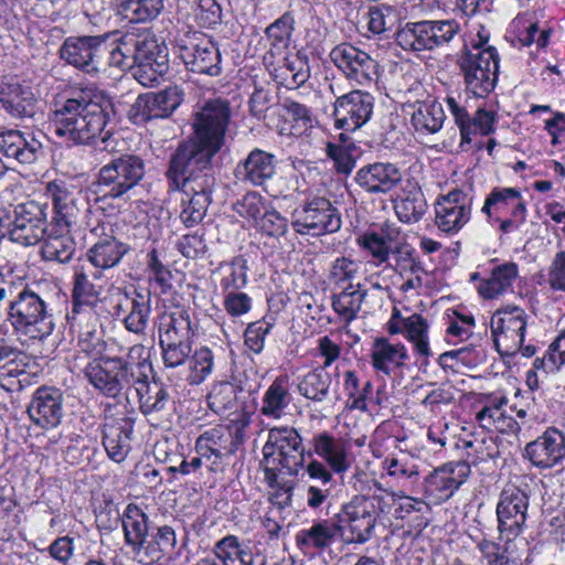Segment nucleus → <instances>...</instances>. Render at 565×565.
Listing matches in <instances>:
<instances>
[{
    "mask_svg": "<svg viewBox=\"0 0 565 565\" xmlns=\"http://www.w3.org/2000/svg\"><path fill=\"white\" fill-rule=\"evenodd\" d=\"M118 13L130 23H146L159 17L163 0H117Z\"/></svg>",
    "mask_w": 565,
    "mask_h": 565,
    "instance_id": "obj_49",
    "label": "nucleus"
},
{
    "mask_svg": "<svg viewBox=\"0 0 565 565\" xmlns=\"http://www.w3.org/2000/svg\"><path fill=\"white\" fill-rule=\"evenodd\" d=\"M329 57L343 76L358 85H370L379 75V63L365 51L347 42L335 45Z\"/></svg>",
    "mask_w": 565,
    "mask_h": 565,
    "instance_id": "obj_16",
    "label": "nucleus"
},
{
    "mask_svg": "<svg viewBox=\"0 0 565 565\" xmlns=\"http://www.w3.org/2000/svg\"><path fill=\"white\" fill-rule=\"evenodd\" d=\"M8 320L15 331L31 339L43 340L54 330L45 301L29 288H23L10 301Z\"/></svg>",
    "mask_w": 565,
    "mask_h": 565,
    "instance_id": "obj_6",
    "label": "nucleus"
},
{
    "mask_svg": "<svg viewBox=\"0 0 565 565\" xmlns=\"http://www.w3.org/2000/svg\"><path fill=\"white\" fill-rule=\"evenodd\" d=\"M405 339L413 345L415 354L427 362L433 356L429 345V323L419 313H412L404 321Z\"/></svg>",
    "mask_w": 565,
    "mask_h": 565,
    "instance_id": "obj_51",
    "label": "nucleus"
},
{
    "mask_svg": "<svg viewBox=\"0 0 565 565\" xmlns=\"http://www.w3.org/2000/svg\"><path fill=\"white\" fill-rule=\"evenodd\" d=\"M212 552L222 565H253V555L241 540L233 534L218 540Z\"/></svg>",
    "mask_w": 565,
    "mask_h": 565,
    "instance_id": "obj_52",
    "label": "nucleus"
},
{
    "mask_svg": "<svg viewBox=\"0 0 565 565\" xmlns=\"http://www.w3.org/2000/svg\"><path fill=\"white\" fill-rule=\"evenodd\" d=\"M445 118L441 104L436 102L417 103L411 122L419 134H436L443 128Z\"/></svg>",
    "mask_w": 565,
    "mask_h": 565,
    "instance_id": "obj_50",
    "label": "nucleus"
},
{
    "mask_svg": "<svg viewBox=\"0 0 565 565\" xmlns=\"http://www.w3.org/2000/svg\"><path fill=\"white\" fill-rule=\"evenodd\" d=\"M487 39L467 50L458 57V66L463 75L466 89L473 96L483 98L495 87L500 57L493 46L482 49Z\"/></svg>",
    "mask_w": 565,
    "mask_h": 565,
    "instance_id": "obj_5",
    "label": "nucleus"
},
{
    "mask_svg": "<svg viewBox=\"0 0 565 565\" xmlns=\"http://www.w3.org/2000/svg\"><path fill=\"white\" fill-rule=\"evenodd\" d=\"M86 379L102 395L117 398L131 391L134 379L121 363V356H103L93 361L86 369Z\"/></svg>",
    "mask_w": 565,
    "mask_h": 565,
    "instance_id": "obj_12",
    "label": "nucleus"
},
{
    "mask_svg": "<svg viewBox=\"0 0 565 565\" xmlns=\"http://www.w3.org/2000/svg\"><path fill=\"white\" fill-rule=\"evenodd\" d=\"M108 49L107 36H70L60 49L61 57L75 68L96 76L103 68Z\"/></svg>",
    "mask_w": 565,
    "mask_h": 565,
    "instance_id": "obj_13",
    "label": "nucleus"
},
{
    "mask_svg": "<svg viewBox=\"0 0 565 565\" xmlns=\"http://www.w3.org/2000/svg\"><path fill=\"white\" fill-rule=\"evenodd\" d=\"M98 321V315H95L94 319L84 320L79 323L73 319H67L70 330L78 333V349L86 354L87 358H97L103 352V341L97 333L96 326Z\"/></svg>",
    "mask_w": 565,
    "mask_h": 565,
    "instance_id": "obj_54",
    "label": "nucleus"
},
{
    "mask_svg": "<svg viewBox=\"0 0 565 565\" xmlns=\"http://www.w3.org/2000/svg\"><path fill=\"white\" fill-rule=\"evenodd\" d=\"M148 515L137 504L129 503L126 507L121 523L125 542L131 547L134 554L140 550V545L148 536Z\"/></svg>",
    "mask_w": 565,
    "mask_h": 565,
    "instance_id": "obj_44",
    "label": "nucleus"
},
{
    "mask_svg": "<svg viewBox=\"0 0 565 565\" xmlns=\"http://www.w3.org/2000/svg\"><path fill=\"white\" fill-rule=\"evenodd\" d=\"M391 258L393 263L390 266L401 275L424 273L420 262L416 258V250L407 243H398L391 247Z\"/></svg>",
    "mask_w": 565,
    "mask_h": 565,
    "instance_id": "obj_63",
    "label": "nucleus"
},
{
    "mask_svg": "<svg viewBox=\"0 0 565 565\" xmlns=\"http://www.w3.org/2000/svg\"><path fill=\"white\" fill-rule=\"evenodd\" d=\"M524 457L541 469L556 466L565 457V436L556 428H547L535 440L526 444Z\"/></svg>",
    "mask_w": 565,
    "mask_h": 565,
    "instance_id": "obj_23",
    "label": "nucleus"
},
{
    "mask_svg": "<svg viewBox=\"0 0 565 565\" xmlns=\"http://www.w3.org/2000/svg\"><path fill=\"white\" fill-rule=\"evenodd\" d=\"M147 39L148 36L127 34L117 44H108L105 53L107 61L103 62V66L108 65L120 70H131L134 64H136V60H138V54L145 56L142 54V45Z\"/></svg>",
    "mask_w": 565,
    "mask_h": 565,
    "instance_id": "obj_38",
    "label": "nucleus"
},
{
    "mask_svg": "<svg viewBox=\"0 0 565 565\" xmlns=\"http://www.w3.org/2000/svg\"><path fill=\"white\" fill-rule=\"evenodd\" d=\"M179 56L193 73L218 76L222 72L220 49L203 33L194 32L181 39Z\"/></svg>",
    "mask_w": 565,
    "mask_h": 565,
    "instance_id": "obj_14",
    "label": "nucleus"
},
{
    "mask_svg": "<svg viewBox=\"0 0 565 565\" xmlns=\"http://www.w3.org/2000/svg\"><path fill=\"white\" fill-rule=\"evenodd\" d=\"M0 100L6 110L18 118L33 117L38 105L32 88L19 83L9 84L2 90Z\"/></svg>",
    "mask_w": 565,
    "mask_h": 565,
    "instance_id": "obj_39",
    "label": "nucleus"
},
{
    "mask_svg": "<svg viewBox=\"0 0 565 565\" xmlns=\"http://www.w3.org/2000/svg\"><path fill=\"white\" fill-rule=\"evenodd\" d=\"M6 222L7 234L11 242L22 246H33L41 242L46 233L44 206L35 201L20 203L13 209L12 218Z\"/></svg>",
    "mask_w": 565,
    "mask_h": 565,
    "instance_id": "obj_15",
    "label": "nucleus"
},
{
    "mask_svg": "<svg viewBox=\"0 0 565 565\" xmlns=\"http://www.w3.org/2000/svg\"><path fill=\"white\" fill-rule=\"evenodd\" d=\"M446 103L456 125L459 127L461 145L470 143L471 136L478 132L482 136L494 132L495 111L479 107L471 117L468 110L460 106L454 97H447Z\"/></svg>",
    "mask_w": 565,
    "mask_h": 565,
    "instance_id": "obj_25",
    "label": "nucleus"
},
{
    "mask_svg": "<svg viewBox=\"0 0 565 565\" xmlns=\"http://www.w3.org/2000/svg\"><path fill=\"white\" fill-rule=\"evenodd\" d=\"M354 180L370 194H385L402 181V173L393 163L375 162L360 168Z\"/></svg>",
    "mask_w": 565,
    "mask_h": 565,
    "instance_id": "obj_28",
    "label": "nucleus"
},
{
    "mask_svg": "<svg viewBox=\"0 0 565 565\" xmlns=\"http://www.w3.org/2000/svg\"><path fill=\"white\" fill-rule=\"evenodd\" d=\"M340 535V529L337 520H321L315 522L309 529L301 530L297 536V544L316 551H322L329 547Z\"/></svg>",
    "mask_w": 565,
    "mask_h": 565,
    "instance_id": "obj_43",
    "label": "nucleus"
},
{
    "mask_svg": "<svg viewBox=\"0 0 565 565\" xmlns=\"http://www.w3.org/2000/svg\"><path fill=\"white\" fill-rule=\"evenodd\" d=\"M290 394L287 381L282 376L276 377L263 396L260 412L267 417L278 419L282 416L285 408L289 405Z\"/></svg>",
    "mask_w": 565,
    "mask_h": 565,
    "instance_id": "obj_55",
    "label": "nucleus"
},
{
    "mask_svg": "<svg viewBox=\"0 0 565 565\" xmlns=\"http://www.w3.org/2000/svg\"><path fill=\"white\" fill-rule=\"evenodd\" d=\"M121 363L127 367V373L134 380L148 379L151 372L150 354L142 344L132 345L126 358H121Z\"/></svg>",
    "mask_w": 565,
    "mask_h": 565,
    "instance_id": "obj_62",
    "label": "nucleus"
},
{
    "mask_svg": "<svg viewBox=\"0 0 565 565\" xmlns=\"http://www.w3.org/2000/svg\"><path fill=\"white\" fill-rule=\"evenodd\" d=\"M291 225L301 235L320 236L339 231L341 215L329 200L316 198L296 212Z\"/></svg>",
    "mask_w": 565,
    "mask_h": 565,
    "instance_id": "obj_17",
    "label": "nucleus"
},
{
    "mask_svg": "<svg viewBox=\"0 0 565 565\" xmlns=\"http://www.w3.org/2000/svg\"><path fill=\"white\" fill-rule=\"evenodd\" d=\"M245 440L244 425H215L202 431L195 440V451L209 461L211 472H222L228 459Z\"/></svg>",
    "mask_w": 565,
    "mask_h": 565,
    "instance_id": "obj_8",
    "label": "nucleus"
},
{
    "mask_svg": "<svg viewBox=\"0 0 565 565\" xmlns=\"http://www.w3.org/2000/svg\"><path fill=\"white\" fill-rule=\"evenodd\" d=\"M110 99L100 90L87 86L73 89L54 105L51 121L55 136L72 145H93L99 139L104 150L115 151L114 135L107 129Z\"/></svg>",
    "mask_w": 565,
    "mask_h": 565,
    "instance_id": "obj_1",
    "label": "nucleus"
},
{
    "mask_svg": "<svg viewBox=\"0 0 565 565\" xmlns=\"http://www.w3.org/2000/svg\"><path fill=\"white\" fill-rule=\"evenodd\" d=\"M138 396L140 411L145 415H150L162 411L169 399V393L162 383L149 382L148 379L134 380L131 385Z\"/></svg>",
    "mask_w": 565,
    "mask_h": 565,
    "instance_id": "obj_47",
    "label": "nucleus"
},
{
    "mask_svg": "<svg viewBox=\"0 0 565 565\" xmlns=\"http://www.w3.org/2000/svg\"><path fill=\"white\" fill-rule=\"evenodd\" d=\"M406 347L392 343L386 338H376L371 350L372 366L385 375H391L395 367H402L408 359Z\"/></svg>",
    "mask_w": 565,
    "mask_h": 565,
    "instance_id": "obj_36",
    "label": "nucleus"
},
{
    "mask_svg": "<svg viewBox=\"0 0 565 565\" xmlns=\"http://www.w3.org/2000/svg\"><path fill=\"white\" fill-rule=\"evenodd\" d=\"M374 97L361 89L351 90L334 102L333 116L339 128L355 131L365 125L373 114Z\"/></svg>",
    "mask_w": 565,
    "mask_h": 565,
    "instance_id": "obj_21",
    "label": "nucleus"
},
{
    "mask_svg": "<svg viewBox=\"0 0 565 565\" xmlns=\"http://www.w3.org/2000/svg\"><path fill=\"white\" fill-rule=\"evenodd\" d=\"M527 493L515 486L505 487L499 495L495 508L497 530L500 537L526 540L522 534L527 527Z\"/></svg>",
    "mask_w": 565,
    "mask_h": 565,
    "instance_id": "obj_11",
    "label": "nucleus"
},
{
    "mask_svg": "<svg viewBox=\"0 0 565 565\" xmlns=\"http://www.w3.org/2000/svg\"><path fill=\"white\" fill-rule=\"evenodd\" d=\"M183 98V89L177 85L158 92L140 94L131 105L128 117L134 124L168 118L182 104Z\"/></svg>",
    "mask_w": 565,
    "mask_h": 565,
    "instance_id": "obj_18",
    "label": "nucleus"
},
{
    "mask_svg": "<svg viewBox=\"0 0 565 565\" xmlns=\"http://www.w3.org/2000/svg\"><path fill=\"white\" fill-rule=\"evenodd\" d=\"M294 29L295 19L290 12H285L266 28L265 34L270 43L268 53L271 56L280 55L288 49Z\"/></svg>",
    "mask_w": 565,
    "mask_h": 565,
    "instance_id": "obj_58",
    "label": "nucleus"
},
{
    "mask_svg": "<svg viewBox=\"0 0 565 565\" xmlns=\"http://www.w3.org/2000/svg\"><path fill=\"white\" fill-rule=\"evenodd\" d=\"M315 454L321 458L334 473H344L351 467L350 443L329 431L315 434L311 439Z\"/></svg>",
    "mask_w": 565,
    "mask_h": 565,
    "instance_id": "obj_27",
    "label": "nucleus"
},
{
    "mask_svg": "<svg viewBox=\"0 0 565 565\" xmlns=\"http://www.w3.org/2000/svg\"><path fill=\"white\" fill-rule=\"evenodd\" d=\"M265 466L274 467L290 477L298 476L306 461L303 439L295 427L279 426L268 430L263 447Z\"/></svg>",
    "mask_w": 565,
    "mask_h": 565,
    "instance_id": "obj_7",
    "label": "nucleus"
},
{
    "mask_svg": "<svg viewBox=\"0 0 565 565\" xmlns=\"http://www.w3.org/2000/svg\"><path fill=\"white\" fill-rule=\"evenodd\" d=\"M527 313L518 306H505L491 317L490 327L497 351L513 356L521 350L527 326Z\"/></svg>",
    "mask_w": 565,
    "mask_h": 565,
    "instance_id": "obj_10",
    "label": "nucleus"
},
{
    "mask_svg": "<svg viewBox=\"0 0 565 565\" xmlns=\"http://www.w3.org/2000/svg\"><path fill=\"white\" fill-rule=\"evenodd\" d=\"M470 471L466 461H450L436 468L425 478L426 495L435 504L447 501L466 482Z\"/></svg>",
    "mask_w": 565,
    "mask_h": 565,
    "instance_id": "obj_20",
    "label": "nucleus"
},
{
    "mask_svg": "<svg viewBox=\"0 0 565 565\" xmlns=\"http://www.w3.org/2000/svg\"><path fill=\"white\" fill-rule=\"evenodd\" d=\"M492 210L498 215L515 216L518 221L526 218L524 199L515 188H494L482 206V212L489 217Z\"/></svg>",
    "mask_w": 565,
    "mask_h": 565,
    "instance_id": "obj_33",
    "label": "nucleus"
},
{
    "mask_svg": "<svg viewBox=\"0 0 565 565\" xmlns=\"http://www.w3.org/2000/svg\"><path fill=\"white\" fill-rule=\"evenodd\" d=\"M98 296L99 291L89 280L88 275L83 269H76L72 292V311L67 313L66 318L73 319L77 323L94 319L97 315Z\"/></svg>",
    "mask_w": 565,
    "mask_h": 565,
    "instance_id": "obj_31",
    "label": "nucleus"
},
{
    "mask_svg": "<svg viewBox=\"0 0 565 565\" xmlns=\"http://www.w3.org/2000/svg\"><path fill=\"white\" fill-rule=\"evenodd\" d=\"M177 545V535L174 530L169 525L159 526L150 537H146L137 550L135 557L139 563L150 565L161 561L164 555L171 553Z\"/></svg>",
    "mask_w": 565,
    "mask_h": 565,
    "instance_id": "obj_34",
    "label": "nucleus"
},
{
    "mask_svg": "<svg viewBox=\"0 0 565 565\" xmlns=\"http://www.w3.org/2000/svg\"><path fill=\"white\" fill-rule=\"evenodd\" d=\"M0 153L20 164H33L44 154L43 143L31 131L8 129L0 132Z\"/></svg>",
    "mask_w": 565,
    "mask_h": 565,
    "instance_id": "obj_22",
    "label": "nucleus"
},
{
    "mask_svg": "<svg viewBox=\"0 0 565 565\" xmlns=\"http://www.w3.org/2000/svg\"><path fill=\"white\" fill-rule=\"evenodd\" d=\"M141 56L138 54L136 64L131 67L135 79L142 86H153L168 72V56L163 54L153 39H147L142 45Z\"/></svg>",
    "mask_w": 565,
    "mask_h": 565,
    "instance_id": "obj_29",
    "label": "nucleus"
},
{
    "mask_svg": "<svg viewBox=\"0 0 565 565\" xmlns=\"http://www.w3.org/2000/svg\"><path fill=\"white\" fill-rule=\"evenodd\" d=\"M519 277V266L513 262L494 265L488 278L480 279L476 288L483 299H493L512 290Z\"/></svg>",
    "mask_w": 565,
    "mask_h": 565,
    "instance_id": "obj_35",
    "label": "nucleus"
},
{
    "mask_svg": "<svg viewBox=\"0 0 565 565\" xmlns=\"http://www.w3.org/2000/svg\"><path fill=\"white\" fill-rule=\"evenodd\" d=\"M159 342L192 341L193 330L189 315L183 310L163 313L159 319Z\"/></svg>",
    "mask_w": 565,
    "mask_h": 565,
    "instance_id": "obj_46",
    "label": "nucleus"
},
{
    "mask_svg": "<svg viewBox=\"0 0 565 565\" xmlns=\"http://www.w3.org/2000/svg\"><path fill=\"white\" fill-rule=\"evenodd\" d=\"M63 394L54 387H39L28 406L31 420L42 428H55L64 415Z\"/></svg>",
    "mask_w": 565,
    "mask_h": 565,
    "instance_id": "obj_24",
    "label": "nucleus"
},
{
    "mask_svg": "<svg viewBox=\"0 0 565 565\" xmlns=\"http://www.w3.org/2000/svg\"><path fill=\"white\" fill-rule=\"evenodd\" d=\"M275 171V156L255 148L235 166L233 173L238 182L260 186L274 177Z\"/></svg>",
    "mask_w": 565,
    "mask_h": 565,
    "instance_id": "obj_30",
    "label": "nucleus"
},
{
    "mask_svg": "<svg viewBox=\"0 0 565 565\" xmlns=\"http://www.w3.org/2000/svg\"><path fill=\"white\" fill-rule=\"evenodd\" d=\"M396 42L408 51L433 50L428 20L407 23L396 33Z\"/></svg>",
    "mask_w": 565,
    "mask_h": 565,
    "instance_id": "obj_56",
    "label": "nucleus"
},
{
    "mask_svg": "<svg viewBox=\"0 0 565 565\" xmlns=\"http://www.w3.org/2000/svg\"><path fill=\"white\" fill-rule=\"evenodd\" d=\"M169 192H182L180 220L186 227L201 223L216 188L212 164L169 158L164 171Z\"/></svg>",
    "mask_w": 565,
    "mask_h": 565,
    "instance_id": "obj_2",
    "label": "nucleus"
},
{
    "mask_svg": "<svg viewBox=\"0 0 565 565\" xmlns=\"http://www.w3.org/2000/svg\"><path fill=\"white\" fill-rule=\"evenodd\" d=\"M129 252V246L114 236H106L96 242L86 254L87 260L99 269L117 266Z\"/></svg>",
    "mask_w": 565,
    "mask_h": 565,
    "instance_id": "obj_40",
    "label": "nucleus"
},
{
    "mask_svg": "<svg viewBox=\"0 0 565 565\" xmlns=\"http://www.w3.org/2000/svg\"><path fill=\"white\" fill-rule=\"evenodd\" d=\"M146 175V162L137 154L125 153L113 158L97 172L90 189L97 200H127Z\"/></svg>",
    "mask_w": 565,
    "mask_h": 565,
    "instance_id": "obj_4",
    "label": "nucleus"
},
{
    "mask_svg": "<svg viewBox=\"0 0 565 565\" xmlns=\"http://www.w3.org/2000/svg\"><path fill=\"white\" fill-rule=\"evenodd\" d=\"M503 543L482 537L476 542L481 559L487 565H523V554L529 547L527 540L501 537Z\"/></svg>",
    "mask_w": 565,
    "mask_h": 565,
    "instance_id": "obj_26",
    "label": "nucleus"
},
{
    "mask_svg": "<svg viewBox=\"0 0 565 565\" xmlns=\"http://www.w3.org/2000/svg\"><path fill=\"white\" fill-rule=\"evenodd\" d=\"M220 269L223 271V277L220 284L225 294L228 291H238L246 286V260L236 258L231 264L222 266Z\"/></svg>",
    "mask_w": 565,
    "mask_h": 565,
    "instance_id": "obj_64",
    "label": "nucleus"
},
{
    "mask_svg": "<svg viewBox=\"0 0 565 565\" xmlns=\"http://www.w3.org/2000/svg\"><path fill=\"white\" fill-rule=\"evenodd\" d=\"M47 194L54 207L56 226L72 227L78 214L74 192L65 182L53 181L47 184Z\"/></svg>",
    "mask_w": 565,
    "mask_h": 565,
    "instance_id": "obj_37",
    "label": "nucleus"
},
{
    "mask_svg": "<svg viewBox=\"0 0 565 565\" xmlns=\"http://www.w3.org/2000/svg\"><path fill=\"white\" fill-rule=\"evenodd\" d=\"M335 520L345 544L366 543L371 540L376 525L374 505L365 495H355L343 504L335 514Z\"/></svg>",
    "mask_w": 565,
    "mask_h": 565,
    "instance_id": "obj_9",
    "label": "nucleus"
},
{
    "mask_svg": "<svg viewBox=\"0 0 565 565\" xmlns=\"http://www.w3.org/2000/svg\"><path fill=\"white\" fill-rule=\"evenodd\" d=\"M231 121L230 103L216 98L205 103L196 113L193 137L181 141L169 158L212 164V159L225 145V135Z\"/></svg>",
    "mask_w": 565,
    "mask_h": 565,
    "instance_id": "obj_3",
    "label": "nucleus"
},
{
    "mask_svg": "<svg viewBox=\"0 0 565 565\" xmlns=\"http://www.w3.org/2000/svg\"><path fill=\"white\" fill-rule=\"evenodd\" d=\"M45 237L41 254L43 259L49 262H57L61 264L68 263L76 250V243L70 235V228L56 226Z\"/></svg>",
    "mask_w": 565,
    "mask_h": 565,
    "instance_id": "obj_42",
    "label": "nucleus"
},
{
    "mask_svg": "<svg viewBox=\"0 0 565 565\" xmlns=\"http://www.w3.org/2000/svg\"><path fill=\"white\" fill-rule=\"evenodd\" d=\"M214 366V356L206 347L195 350L189 360L188 382L192 385H199L212 373Z\"/></svg>",
    "mask_w": 565,
    "mask_h": 565,
    "instance_id": "obj_61",
    "label": "nucleus"
},
{
    "mask_svg": "<svg viewBox=\"0 0 565 565\" xmlns=\"http://www.w3.org/2000/svg\"><path fill=\"white\" fill-rule=\"evenodd\" d=\"M331 383V375L326 370L316 367L300 379L298 392L307 399L321 403L327 399Z\"/></svg>",
    "mask_w": 565,
    "mask_h": 565,
    "instance_id": "obj_57",
    "label": "nucleus"
},
{
    "mask_svg": "<svg viewBox=\"0 0 565 565\" xmlns=\"http://www.w3.org/2000/svg\"><path fill=\"white\" fill-rule=\"evenodd\" d=\"M472 196L461 189L440 195L435 204V224L448 235L457 234L471 217Z\"/></svg>",
    "mask_w": 565,
    "mask_h": 565,
    "instance_id": "obj_19",
    "label": "nucleus"
},
{
    "mask_svg": "<svg viewBox=\"0 0 565 565\" xmlns=\"http://www.w3.org/2000/svg\"><path fill=\"white\" fill-rule=\"evenodd\" d=\"M387 476L393 478L402 487L411 488L418 483L419 467L416 459L407 452L386 457L382 462Z\"/></svg>",
    "mask_w": 565,
    "mask_h": 565,
    "instance_id": "obj_45",
    "label": "nucleus"
},
{
    "mask_svg": "<svg viewBox=\"0 0 565 565\" xmlns=\"http://www.w3.org/2000/svg\"><path fill=\"white\" fill-rule=\"evenodd\" d=\"M263 471L264 480L269 488V502L280 510L290 507L295 489L294 481L281 478L282 471L270 466H264Z\"/></svg>",
    "mask_w": 565,
    "mask_h": 565,
    "instance_id": "obj_53",
    "label": "nucleus"
},
{
    "mask_svg": "<svg viewBox=\"0 0 565 565\" xmlns=\"http://www.w3.org/2000/svg\"><path fill=\"white\" fill-rule=\"evenodd\" d=\"M366 295L367 291L361 288V284H349L341 292L332 296V309L342 322L349 324L356 318Z\"/></svg>",
    "mask_w": 565,
    "mask_h": 565,
    "instance_id": "obj_48",
    "label": "nucleus"
},
{
    "mask_svg": "<svg viewBox=\"0 0 565 565\" xmlns=\"http://www.w3.org/2000/svg\"><path fill=\"white\" fill-rule=\"evenodd\" d=\"M125 299L129 307V311L124 318L126 330L137 335H143L151 313L150 294L134 290L132 292H125Z\"/></svg>",
    "mask_w": 565,
    "mask_h": 565,
    "instance_id": "obj_41",
    "label": "nucleus"
},
{
    "mask_svg": "<svg viewBox=\"0 0 565 565\" xmlns=\"http://www.w3.org/2000/svg\"><path fill=\"white\" fill-rule=\"evenodd\" d=\"M134 430V422L128 417L114 418L103 426V445L108 457L121 462L130 451V436Z\"/></svg>",
    "mask_w": 565,
    "mask_h": 565,
    "instance_id": "obj_32",
    "label": "nucleus"
},
{
    "mask_svg": "<svg viewBox=\"0 0 565 565\" xmlns=\"http://www.w3.org/2000/svg\"><path fill=\"white\" fill-rule=\"evenodd\" d=\"M395 213L404 223H416L426 213L427 203L424 193L414 186L394 205Z\"/></svg>",
    "mask_w": 565,
    "mask_h": 565,
    "instance_id": "obj_59",
    "label": "nucleus"
},
{
    "mask_svg": "<svg viewBox=\"0 0 565 565\" xmlns=\"http://www.w3.org/2000/svg\"><path fill=\"white\" fill-rule=\"evenodd\" d=\"M282 108L292 121V135L301 136L315 127V116L306 105L287 98L282 103Z\"/></svg>",
    "mask_w": 565,
    "mask_h": 565,
    "instance_id": "obj_60",
    "label": "nucleus"
}]
</instances>
